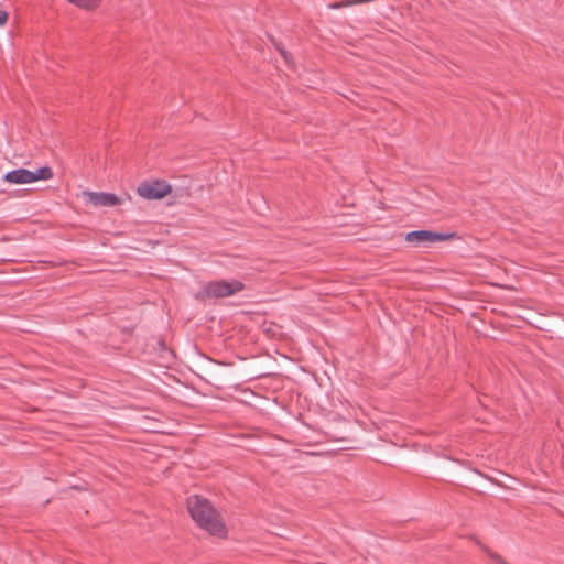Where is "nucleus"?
<instances>
[{"instance_id": "obj_1", "label": "nucleus", "mask_w": 564, "mask_h": 564, "mask_svg": "<svg viewBox=\"0 0 564 564\" xmlns=\"http://www.w3.org/2000/svg\"><path fill=\"white\" fill-rule=\"evenodd\" d=\"M187 509L192 519L200 529L215 536L221 538L226 535L224 522L206 498L196 495L188 497Z\"/></svg>"}, {"instance_id": "obj_13", "label": "nucleus", "mask_w": 564, "mask_h": 564, "mask_svg": "<svg viewBox=\"0 0 564 564\" xmlns=\"http://www.w3.org/2000/svg\"><path fill=\"white\" fill-rule=\"evenodd\" d=\"M152 344H153V338L151 339V341L147 343V355L148 356H150L153 352ZM142 354H145V350H142Z\"/></svg>"}, {"instance_id": "obj_4", "label": "nucleus", "mask_w": 564, "mask_h": 564, "mask_svg": "<svg viewBox=\"0 0 564 564\" xmlns=\"http://www.w3.org/2000/svg\"><path fill=\"white\" fill-rule=\"evenodd\" d=\"M172 191V186L162 180L143 182V199H161Z\"/></svg>"}, {"instance_id": "obj_16", "label": "nucleus", "mask_w": 564, "mask_h": 564, "mask_svg": "<svg viewBox=\"0 0 564 564\" xmlns=\"http://www.w3.org/2000/svg\"><path fill=\"white\" fill-rule=\"evenodd\" d=\"M280 51H281L282 55L284 56V58H286L285 52L283 50H280Z\"/></svg>"}, {"instance_id": "obj_17", "label": "nucleus", "mask_w": 564, "mask_h": 564, "mask_svg": "<svg viewBox=\"0 0 564 564\" xmlns=\"http://www.w3.org/2000/svg\"><path fill=\"white\" fill-rule=\"evenodd\" d=\"M501 564H508L506 561H501Z\"/></svg>"}, {"instance_id": "obj_15", "label": "nucleus", "mask_w": 564, "mask_h": 564, "mask_svg": "<svg viewBox=\"0 0 564 564\" xmlns=\"http://www.w3.org/2000/svg\"><path fill=\"white\" fill-rule=\"evenodd\" d=\"M135 193L141 196V184L135 186Z\"/></svg>"}, {"instance_id": "obj_9", "label": "nucleus", "mask_w": 564, "mask_h": 564, "mask_svg": "<svg viewBox=\"0 0 564 564\" xmlns=\"http://www.w3.org/2000/svg\"><path fill=\"white\" fill-rule=\"evenodd\" d=\"M53 177V171L50 166H41L35 171L29 170V182L33 183L36 181H47Z\"/></svg>"}, {"instance_id": "obj_5", "label": "nucleus", "mask_w": 564, "mask_h": 564, "mask_svg": "<svg viewBox=\"0 0 564 564\" xmlns=\"http://www.w3.org/2000/svg\"><path fill=\"white\" fill-rule=\"evenodd\" d=\"M152 349L154 356V362L162 367L167 368L174 362L175 356L173 350L166 346L163 339L153 338Z\"/></svg>"}, {"instance_id": "obj_14", "label": "nucleus", "mask_w": 564, "mask_h": 564, "mask_svg": "<svg viewBox=\"0 0 564 564\" xmlns=\"http://www.w3.org/2000/svg\"><path fill=\"white\" fill-rule=\"evenodd\" d=\"M343 6H344V3H343V2H336V3H330L328 7H329L330 9H339V8H341Z\"/></svg>"}, {"instance_id": "obj_11", "label": "nucleus", "mask_w": 564, "mask_h": 564, "mask_svg": "<svg viewBox=\"0 0 564 564\" xmlns=\"http://www.w3.org/2000/svg\"><path fill=\"white\" fill-rule=\"evenodd\" d=\"M481 549H482V550H485V551L488 553V555H489L492 560L497 561L499 564H501V561H503V560L500 557V555H498V554H496V553H492V552L488 551L485 546H482V545H481Z\"/></svg>"}, {"instance_id": "obj_7", "label": "nucleus", "mask_w": 564, "mask_h": 564, "mask_svg": "<svg viewBox=\"0 0 564 564\" xmlns=\"http://www.w3.org/2000/svg\"><path fill=\"white\" fill-rule=\"evenodd\" d=\"M143 433L165 434L167 430L165 423L160 417L143 413Z\"/></svg>"}, {"instance_id": "obj_2", "label": "nucleus", "mask_w": 564, "mask_h": 564, "mask_svg": "<svg viewBox=\"0 0 564 564\" xmlns=\"http://www.w3.org/2000/svg\"><path fill=\"white\" fill-rule=\"evenodd\" d=\"M242 289L243 284L238 280H216L204 284L203 288L196 293L195 297L198 301H205L207 299L226 297L234 295L235 293L241 291Z\"/></svg>"}, {"instance_id": "obj_3", "label": "nucleus", "mask_w": 564, "mask_h": 564, "mask_svg": "<svg viewBox=\"0 0 564 564\" xmlns=\"http://www.w3.org/2000/svg\"><path fill=\"white\" fill-rule=\"evenodd\" d=\"M455 236L454 232H435L432 230H413L405 235V241L413 247L427 248L435 242L445 241Z\"/></svg>"}, {"instance_id": "obj_6", "label": "nucleus", "mask_w": 564, "mask_h": 564, "mask_svg": "<svg viewBox=\"0 0 564 564\" xmlns=\"http://www.w3.org/2000/svg\"><path fill=\"white\" fill-rule=\"evenodd\" d=\"M87 202L91 205L98 206H107L111 207L118 204L119 198L117 195L112 193H104V192H87Z\"/></svg>"}, {"instance_id": "obj_12", "label": "nucleus", "mask_w": 564, "mask_h": 564, "mask_svg": "<svg viewBox=\"0 0 564 564\" xmlns=\"http://www.w3.org/2000/svg\"><path fill=\"white\" fill-rule=\"evenodd\" d=\"M8 20V13L4 10H0V25H4Z\"/></svg>"}, {"instance_id": "obj_8", "label": "nucleus", "mask_w": 564, "mask_h": 564, "mask_svg": "<svg viewBox=\"0 0 564 564\" xmlns=\"http://www.w3.org/2000/svg\"><path fill=\"white\" fill-rule=\"evenodd\" d=\"M3 180L10 184H30L29 170L20 167L9 171L3 175Z\"/></svg>"}, {"instance_id": "obj_10", "label": "nucleus", "mask_w": 564, "mask_h": 564, "mask_svg": "<svg viewBox=\"0 0 564 564\" xmlns=\"http://www.w3.org/2000/svg\"><path fill=\"white\" fill-rule=\"evenodd\" d=\"M69 2L86 9H90L97 6V0H68Z\"/></svg>"}]
</instances>
